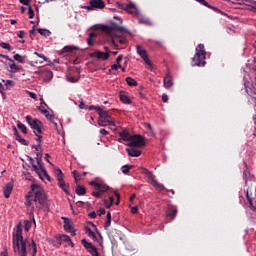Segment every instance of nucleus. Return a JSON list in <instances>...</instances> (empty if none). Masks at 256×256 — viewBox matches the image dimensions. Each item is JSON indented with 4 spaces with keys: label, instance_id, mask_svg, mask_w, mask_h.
<instances>
[{
    "label": "nucleus",
    "instance_id": "f257e3e1",
    "mask_svg": "<svg viewBox=\"0 0 256 256\" xmlns=\"http://www.w3.org/2000/svg\"><path fill=\"white\" fill-rule=\"evenodd\" d=\"M31 187L32 192L26 196V207H28L30 211H33V209H35L33 203H35L37 209H48L49 203L47 202V195L45 194V190H43V188H41L39 185H32Z\"/></svg>",
    "mask_w": 256,
    "mask_h": 256
},
{
    "label": "nucleus",
    "instance_id": "f03ea898",
    "mask_svg": "<svg viewBox=\"0 0 256 256\" xmlns=\"http://www.w3.org/2000/svg\"><path fill=\"white\" fill-rule=\"evenodd\" d=\"M102 30L104 33L109 35L112 39V44L117 49V42L120 43V45H125L127 43V39L121 37V35H118L117 33H127L131 37H133V33L127 28L120 26L117 23H113L111 26H103Z\"/></svg>",
    "mask_w": 256,
    "mask_h": 256
},
{
    "label": "nucleus",
    "instance_id": "7ed1b4c3",
    "mask_svg": "<svg viewBox=\"0 0 256 256\" xmlns=\"http://www.w3.org/2000/svg\"><path fill=\"white\" fill-rule=\"evenodd\" d=\"M13 249L20 256H27V243L23 240V228L17 225L16 232L13 234Z\"/></svg>",
    "mask_w": 256,
    "mask_h": 256
},
{
    "label": "nucleus",
    "instance_id": "20e7f679",
    "mask_svg": "<svg viewBox=\"0 0 256 256\" xmlns=\"http://www.w3.org/2000/svg\"><path fill=\"white\" fill-rule=\"evenodd\" d=\"M207 52L205 51V45L199 44L196 47V54L192 58V67H205V57Z\"/></svg>",
    "mask_w": 256,
    "mask_h": 256
},
{
    "label": "nucleus",
    "instance_id": "39448f33",
    "mask_svg": "<svg viewBox=\"0 0 256 256\" xmlns=\"http://www.w3.org/2000/svg\"><path fill=\"white\" fill-rule=\"evenodd\" d=\"M98 125L99 127H115V118L108 111L100 110Z\"/></svg>",
    "mask_w": 256,
    "mask_h": 256
},
{
    "label": "nucleus",
    "instance_id": "423d86ee",
    "mask_svg": "<svg viewBox=\"0 0 256 256\" xmlns=\"http://www.w3.org/2000/svg\"><path fill=\"white\" fill-rule=\"evenodd\" d=\"M89 185H91V187H94L95 189V191L92 192L91 195L98 199H100V197H103V193H107V191H109V186L104 183L91 181Z\"/></svg>",
    "mask_w": 256,
    "mask_h": 256
},
{
    "label": "nucleus",
    "instance_id": "0eeeda50",
    "mask_svg": "<svg viewBox=\"0 0 256 256\" xmlns=\"http://www.w3.org/2000/svg\"><path fill=\"white\" fill-rule=\"evenodd\" d=\"M26 122L33 129L35 135L43 133V122L37 118H32L31 115L26 116Z\"/></svg>",
    "mask_w": 256,
    "mask_h": 256
},
{
    "label": "nucleus",
    "instance_id": "6e6552de",
    "mask_svg": "<svg viewBox=\"0 0 256 256\" xmlns=\"http://www.w3.org/2000/svg\"><path fill=\"white\" fill-rule=\"evenodd\" d=\"M142 173L144 175H146V177L148 179V183H151L155 187V189H157L158 191H165L166 190V188L163 184L158 183L155 180V175L151 171H149V169L142 168Z\"/></svg>",
    "mask_w": 256,
    "mask_h": 256
},
{
    "label": "nucleus",
    "instance_id": "1a4fd4ad",
    "mask_svg": "<svg viewBox=\"0 0 256 256\" xmlns=\"http://www.w3.org/2000/svg\"><path fill=\"white\" fill-rule=\"evenodd\" d=\"M128 147H145V137L139 134L132 135Z\"/></svg>",
    "mask_w": 256,
    "mask_h": 256
},
{
    "label": "nucleus",
    "instance_id": "9d476101",
    "mask_svg": "<svg viewBox=\"0 0 256 256\" xmlns=\"http://www.w3.org/2000/svg\"><path fill=\"white\" fill-rule=\"evenodd\" d=\"M253 191H254V197H256V187L253 189V187L248 188L247 190H244V193L246 195V199L252 209L256 211V200L253 201Z\"/></svg>",
    "mask_w": 256,
    "mask_h": 256
},
{
    "label": "nucleus",
    "instance_id": "9b49d317",
    "mask_svg": "<svg viewBox=\"0 0 256 256\" xmlns=\"http://www.w3.org/2000/svg\"><path fill=\"white\" fill-rule=\"evenodd\" d=\"M57 179H58V186L60 187V189H62V191H64V193H66V195H69V185L67 183H65V180H63V171H61V169H57Z\"/></svg>",
    "mask_w": 256,
    "mask_h": 256
},
{
    "label": "nucleus",
    "instance_id": "f8f14e48",
    "mask_svg": "<svg viewBox=\"0 0 256 256\" xmlns=\"http://www.w3.org/2000/svg\"><path fill=\"white\" fill-rule=\"evenodd\" d=\"M0 57L9 61L10 73H17L18 71H23V66L15 64V61L9 58L8 55L0 54Z\"/></svg>",
    "mask_w": 256,
    "mask_h": 256
},
{
    "label": "nucleus",
    "instance_id": "ddd939ff",
    "mask_svg": "<svg viewBox=\"0 0 256 256\" xmlns=\"http://www.w3.org/2000/svg\"><path fill=\"white\" fill-rule=\"evenodd\" d=\"M88 11H95V9H105V2L103 0H90L89 6H84Z\"/></svg>",
    "mask_w": 256,
    "mask_h": 256
},
{
    "label": "nucleus",
    "instance_id": "4468645a",
    "mask_svg": "<svg viewBox=\"0 0 256 256\" xmlns=\"http://www.w3.org/2000/svg\"><path fill=\"white\" fill-rule=\"evenodd\" d=\"M107 52H101V51H95L90 53V57H95L96 59H99L100 61H107L109 59V48H105Z\"/></svg>",
    "mask_w": 256,
    "mask_h": 256
},
{
    "label": "nucleus",
    "instance_id": "2eb2a0df",
    "mask_svg": "<svg viewBox=\"0 0 256 256\" xmlns=\"http://www.w3.org/2000/svg\"><path fill=\"white\" fill-rule=\"evenodd\" d=\"M137 53L140 55V57L143 59V61L146 63V65H149L151 67V60L149 59V56L147 55V50H144L142 46H137Z\"/></svg>",
    "mask_w": 256,
    "mask_h": 256
},
{
    "label": "nucleus",
    "instance_id": "dca6fc26",
    "mask_svg": "<svg viewBox=\"0 0 256 256\" xmlns=\"http://www.w3.org/2000/svg\"><path fill=\"white\" fill-rule=\"evenodd\" d=\"M64 219V229L67 231V233H72V236H75V228L73 227V223L71 222V219L69 218H63Z\"/></svg>",
    "mask_w": 256,
    "mask_h": 256
},
{
    "label": "nucleus",
    "instance_id": "f3484780",
    "mask_svg": "<svg viewBox=\"0 0 256 256\" xmlns=\"http://www.w3.org/2000/svg\"><path fill=\"white\" fill-rule=\"evenodd\" d=\"M124 11L130 13V15H137L139 13L137 6H135L133 3L126 4Z\"/></svg>",
    "mask_w": 256,
    "mask_h": 256
},
{
    "label": "nucleus",
    "instance_id": "a211bd4d",
    "mask_svg": "<svg viewBox=\"0 0 256 256\" xmlns=\"http://www.w3.org/2000/svg\"><path fill=\"white\" fill-rule=\"evenodd\" d=\"M40 77H42V79H44V81L49 83V81H51V79H53V71L47 70V69L43 70L40 72Z\"/></svg>",
    "mask_w": 256,
    "mask_h": 256
},
{
    "label": "nucleus",
    "instance_id": "6ab92c4d",
    "mask_svg": "<svg viewBox=\"0 0 256 256\" xmlns=\"http://www.w3.org/2000/svg\"><path fill=\"white\" fill-rule=\"evenodd\" d=\"M177 213H178L177 206L170 205L168 207L167 217H169L170 219L173 220V219H175V217H177Z\"/></svg>",
    "mask_w": 256,
    "mask_h": 256
},
{
    "label": "nucleus",
    "instance_id": "aec40b11",
    "mask_svg": "<svg viewBox=\"0 0 256 256\" xmlns=\"http://www.w3.org/2000/svg\"><path fill=\"white\" fill-rule=\"evenodd\" d=\"M42 115H45L46 119H48V121L52 122L56 129L59 127V125L55 121V115L50 114L49 110H47V111L43 110Z\"/></svg>",
    "mask_w": 256,
    "mask_h": 256
},
{
    "label": "nucleus",
    "instance_id": "412c9836",
    "mask_svg": "<svg viewBox=\"0 0 256 256\" xmlns=\"http://www.w3.org/2000/svg\"><path fill=\"white\" fill-rule=\"evenodd\" d=\"M163 83L166 89H171V87H173V78L171 77V74H166Z\"/></svg>",
    "mask_w": 256,
    "mask_h": 256
},
{
    "label": "nucleus",
    "instance_id": "4be33fe9",
    "mask_svg": "<svg viewBox=\"0 0 256 256\" xmlns=\"http://www.w3.org/2000/svg\"><path fill=\"white\" fill-rule=\"evenodd\" d=\"M13 131L16 141L21 143V145H29V142L27 140L21 138V135H19V131H17V128L15 126L13 127Z\"/></svg>",
    "mask_w": 256,
    "mask_h": 256
},
{
    "label": "nucleus",
    "instance_id": "5701e85b",
    "mask_svg": "<svg viewBox=\"0 0 256 256\" xmlns=\"http://www.w3.org/2000/svg\"><path fill=\"white\" fill-rule=\"evenodd\" d=\"M12 191H13V183L9 182L4 187V197L6 199H9V197H11Z\"/></svg>",
    "mask_w": 256,
    "mask_h": 256
},
{
    "label": "nucleus",
    "instance_id": "b1692460",
    "mask_svg": "<svg viewBox=\"0 0 256 256\" xmlns=\"http://www.w3.org/2000/svg\"><path fill=\"white\" fill-rule=\"evenodd\" d=\"M36 161H37V164H38V167L41 169V172L42 174L44 175V177L48 180V181H51V176H49V174L47 173V170H45L43 168V163L41 162V158H36Z\"/></svg>",
    "mask_w": 256,
    "mask_h": 256
},
{
    "label": "nucleus",
    "instance_id": "393cba45",
    "mask_svg": "<svg viewBox=\"0 0 256 256\" xmlns=\"http://www.w3.org/2000/svg\"><path fill=\"white\" fill-rule=\"evenodd\" d=\"M126 152L130 157H140L141 150L135 149V148H126Z\"/></svg>",
    "mask_w": 256,
    "mask_h": 256
},
{
    "label": "nucleus",
    "instance_id": "a878e982",
    "mask_svg": "<svg viewBox=\"0 0 256 256\" xmlns=\"http://www.w3.org/2000/svg\"><path fill=\"white\" fill-rule=\"evenodd\" d=\"M58 238L60 239V242L63 243V241L65 243H68V245H71V247H75V244H73V241H71V237H69V235H61V236H58Z\"/></svg>",
    "mask_w": 256,
    "mask_h": 256
},
{
    "label": "nucleus",
    "instance_id": "bb28decb",
    "mask_svg": "<svg viewBox=\"0 0 256 256\" xmlns=\"http://www.w3.org/2000/svg\"><path fill=\"white\" fill-rule=\"evenodd\" d=\"M119 137H121L123 141H131V137H133V135L129 134V131L123 130L119 132Z\"/></svg>",
    "mask_w": 256,
    "mask_h": 256
},
{
    "label": "nucleus",
    "instance_id": "cd10ccee",
    "mask_svg": "<svg viewBox=\"0 0 256 256\" xmlns=\"http://www.w3.org/2000/svg\"><path fill=\"white\" fill-rule=\"evenodd\" d=\"M119 97L120 101H122L124 105H131V98H129V96H127L125 93H120Z\"/></svg>",
    "mask_w": 256,
    "mask_h": 256
},
{
    "label": "nucleus",
    "instance_id": "c85d7f7f",
    "mask_svg": "<svg viewBox=\"0 0 256 256\" xmlns=\"http://www.w3.org/2000/svg\"><path fill=\"white\" fill-rule=\"evenodd\" d=\"M28 159H29L30 164L32 165L33 171H35V173H37V175L41 176V169H39V167H37L35 165V160L29 156H28Z\"/></svg>",
    "mask_w": 256,
    "mask_h": 256
},
{
    "label": "nucleus",
    "instance_id": "c756f323",
    "mask_svg": "<svg viewBox=\"0 0 256 256\" xmlns=\"http://www.w3.org/2000/svg\"><path fill=\"white\" fill-rule=\"evenodd\" d=\"M247 3H252V4H247L248 11H251L252 13H256V1L255 0H246Z\"/></svg>",
    "mask_w": 256,
    "mask_h": 256
},
{
    "label": "nucleus",
    "instance_id": "7c9ffc66",
    "mask_svg": "<svg viewBox=\"0 0 256 256\" xmlns=\"http://www.w3.org/2000/svg\"><path fill=\"white\" fill-rule=\"evenodd\" d=\"M47 103H45V100L43 98L40 99V106L37 107V109L40 111V113L43 114V111H48L47 110Z\"/></svg>",
    "mask_w": 256,
    "mask_h": 256
},
{
    "label": "nucleus",
    "instance_id": "2f4dec72",
    "mask_svg": "<svg viewBox=\"0 0 256 256\" xmlns=\"http://www.w3.org/2000/svg\"><path fill=\"white\" fill-rule=\"evenodd\" d=\"M74 51H79V48L75 46H65L62 49L63 53H73Z\"/></svg>",
    "mask_w": 256,
    "mask_h": 256
},
{
    "label": "nucleus",
    "instance_id": "473e14b6",
    "mask_svg": "<svg viewBox=\"0 0 256 256\" xmlns=\"http://www.w3.org/2000/svg\"><path fill=\"white\" fill-rule=\"evenodd\" d=\"M125 81H126L127 85H129V87H137V85H138L136 80L131 77H126Z\"/></svg>",
    "mask_w": 256,
    "mask_h": 256
},
{
    "label": "nucleus",
    "instance_id": "72a5a7b5",
    "mask_svg": "<svg viewBox=\"0 0 256 256\" xmlns=\"http://www.w3.org/2000/svg\"><path fill=\"white\" fill-rule=\"evenodd\" d=\"M95 37H97L96 33L91 32L89 34V37L87 39V43H88L89 47H93V45H94L93 39H95Z\"/></svg>",
    "mask_w": 256,
    "mask_h": 256
},
{
    "label": "nucleus",
    "instance_id": "f704fd0d",
    "mask_svg": "<svg viewBox=\"0 0 256 256\" xmlns=\"http://www.w3.org/2000/svg\"><path fill=\"white\" fill-rule=\"evenodd\" d=\"M37 31L43 37H49L51 35V31H49L48 29L38 28Z\"/></svg>",
    "mask_w": 256,
    "mask_h": 256
},
{
    "label": "nucleus",
    "instance_id": "c9c22d12",
    "mask_svg": "<svg viewBox=\"0 0 256 256\" xmlns=\"http://www.w3.org/2000/svg\"><path fill=\"white\" fill-rule=\"evenodd\" d=\"M109 227H111V212H108V213H107L106 221H105V225H104V228H105L106 230H108Z\"/></svg>",
    "mask_w": 256,
    "mask_h": 256
},
{
    "label": "nucleus",
    "instance_id": "e433bc0d",
    "mask_svg": "<svg viewBox=\"0 0 256 256\" xmlns=\"http://www.w3.org/2000/svg\"><path fill=\"white\" fill-rule=\"evenodd\" d=\"M75 191L78 195H85L87 193V189L81 185L77 186Z\"/></svg>",
    "mask_w": 256,
    "mask_h": 256
},
{
    "label": "nucleus",
    "instance_id": "4c0bfd02",
    "mask_svg": "<svg viewBox=\"0 0 256 256\" xmlns=\"http://www.w3.org/2000/svg\"><path fill=\"white\" fill-rule=\"evenodd\" d=\"M61 239L58 237H55L53 240H52V245L53 247H56V249H59V247H61Z\"/></svg>",
    "mask_w": 256,
    "mask_h": 256
},
{
    "label": "nucleus",
    "instance_id": "58836bf2",
    "mask_svg": "<svg viewBox=\"0 0 256 256\" xmlns=\"http://www.w3.org/2000/svg\"><path fill=\"white\" fill-rule=\"evenodd\" d=\"M86 233L88 237H91V239H93V241H97V236L95 235V232L91 230V228H86Z\"/></svg>",
    "mask_w": 256,
    "mask_h": 256
},
{
    "label": "nucleus",
    "instance_id": "ea45409f",
    "mask_svg": "<svg viewBox=\"0 0 256 256\" xmlns=\"http://www.w3.org/2000/svg\"><path fill=\"white\" fill-rule=\"evenodd\" d=\"M0 47H2V49H6V51H13V46L6 42H1Z\"/></svg>",
    "mask_w": 256,
    "mask_h": 256
},
{
    "label": "nucleus",
    "instance_id": "a19ab883",
    "mask_svg": "<svg viewBox=\"0 0 256 256\" xmlns=\"http://www.w3.org/2000/svg\"><path fill=\"white\" fill-rule=\"evenodd\" d=\"M17 127H18V129H20V131H22L24 133V135H27V127L25 126V124L18 121Z\"/></svg>",
    "mask_w": 256,
    "mask_h": 256
},
{
    "label": "nucleus",
    "instance_id": "79ce46f5",
    "mask_svg": "<svg viewBox=\"0 0 256 256\" xmlns=\"http://www.w3.org/2000/svg\"><path fill=\"white\" fill-rule=\"evenodd\" d=\"M131 169H133V166L124 165L122 166V173L124 175H129V171H131Z\"/></svg>",
    "mask_w": 256,
    "mask_h": 256
},
{
    "label": "nucleus",
    "instance_id": "37998d69",
    "mask_svg": "<svg viewBox=\"0 0 256 256\" xmlns=\"http://www.w3.org/2000/svg\"><path fill=\"white\" fill-rule=\"evenodd\" d=\"M14 59L15 61H18V63H25V57L20 54H15Z\"/></svg>",
    "mask_w": 256,
    "mask_h": 256
},
{
    "label": "nucleus",
    "instance_id": "c03bdc74",
    "mask_svg": "<svg viewBox=\"0 0 256 256\" xmlns=\"http://www.w3.org/2000/svg\"><path fill=\"white\" fill-rule=\"evenodd\" d=\"M88 111H98V115H99V113H101V111H103L102 110V108L101 107H99V106H94V105H91V106H88Z\"/></svg>",
    "mask_w": 256,
    "mask_h": 256
},
{
    "label": "nucleus",
    "instance_id": "a18cd8bd",
    "mask_svg": "<svg viewBox=\"0 0 256 256\" xmlns=\"http://www.w3.org/2000/svg\"><path fill=\"white\" fill-rule=\"evenodd\" d=\"M67 81H69V83H78L79 81V77H75V76H67Z\"/></svg>",
    "mask_w": 256,
    "mask_h": 256
},
{
    "label": "nucleus",
    "instance_id": "49530a36",
    "mask_svg": "<svg viewBox=\"0 0 256 256\" xmlns=\"http://www.w3.org/2000/svg\"><path fill=\"white\" fill-rule=\"evenodd\" d=\"M34 55L37 57H40L41 61L39 63H44V61H47V56H44L43 54H39V52H34Z\"/></svg>",
    "mask_w": 256,
    "mask_h": 256
},
{
    "label": "nucleus",
    "instance_id": "de8ad7c7",
    "mask_svg": "<svg viewBox=\"0 0 256 256\" xmlns=\"http://www.w3.org/2000/svg\"><path fill=\"white\" fill-rule=\"evenodd\" d=\"M139 23H141L143 25H151V21L146 18H139Z\"/></svg>",
    "mask_w": 256,
    "mask_h": 256
},
{
    "label": "nucleus",
    "instance_id": "09e8293b",
    "mask_svg": "<svg viewBox=\"0 0 256 256\" xmlns=\"http://www.w3.org/2000/svg\"><path fill=\"white\" fill-rule=\"evenodd\" d=\"M208 9H212V11H215L216 13H221V15H223V11H221L219 8L212 6L211 4H209Z\"/></svg>",
    "mask_w": 256,
    "mask_h": 256
},
{
    "label": "nucleus",
    "instance_id": "8fccbe9b",
    "mask_svg": "<svg viewBox=\"0 0 256 256\" xmlns=\"http://www.w3.org/2000/svg\"><path fill=\"white\" fill-rule=\"evenodd\" d=\"M32 256H36L37 255V244L35 243V240H32Z\"/></svg>",
    "mask_w": 256,
    "mask_h": 256
},
{
    "label": "nucleus",
    "instance_id": "3c124183",
    "mask_svg": "<svg viewBox=\"0 0 256 256\" xmlns=\"http://www.w3.org/2000/svg\"><path fill=\"white\" fill-rule=\"evenodd\" d=\"M28 15H29V19H33V17H35V11L31 6H29L28 8Z\"/></svg>",
    "mask_w": 256,
    "mask_h": 256
},
{
    "label": "nucleus",
    "instance_id": "603ef678",
    "mask_svg": "<svg viewBox=\"0 0 256 256\" xmlns=\"http://www.w3.org/2000/svg\"><path fill=\"white\" fill-rule=\"evenodd\" d=\"M3 82L5 83V86L6 87H9L10 86H14L15 85V82H13V80H3Z\"/></svg>",
    "mask_w": 256,
    "mask_h": 256
},
{
    "label": "nucleus",
    "instance_id": "864d4df0",
    "mask_svg": "<svg viewBox=\"0 0 256 256\" xmlns=\"http://www.w3.org/2000/svg\"><path fill=\"white\" fill-rule=\"evenodd\" d=\"M197 3H200L201 5H204V7H209V2L205 0H195Z\"/></svg>",
    "mask_w": 256,
    "mask_h": 256
},
{
    "label": "nucleus",
    "instance_id": "5fc2aeb1",
    "mask_svg": "<svg viewBox=\"0 0 256 256\" xmlns=\"http://www.w3.org/2000/svg\"><path fill=\"white\" fill-rule=\"evenodd\" d=\"M36 137H37L36 141L38 143V147H41V140L43 139V136L37 134Z\"/></svg>",
    "mask_w": 256,
    "mask_h": 256
},
{
    "label": "nucleus",
    "instance_id": "6e6d98bb",
    "mask_svg": "<svg viewBox=\"0 0 256 256\" xmlns=\"http://www.w3.org/2000/svg\"><path fill=\"white\" fill-rule=\"evenodd\" d=\"M131 213H133V215L139 213V207L133 206V207L131 208Z\"/></svg>",
    "mask_w": 256,
    "mask_h": 256
},
{
    "label": "nucleus",
    "instance_id": "4d7b16f0",
    "mask_svg": "<svg viewBox=\"0 0 256 256\" xmlns=\"http://www.w3.org/2000/svg\"><path fill=\"white\" fill-rule=\"evenodd\" d=\"M114 195L116 196L117 198V201H116V205H119L120 201H121V196L119 195V193L117 191L114 192Z\"/></svg>",
    "mask_w": 256,
    "mask_h": 256
},
{
    "label": "nucleus",
    "instance_id": "13d9d810",
    "mask_svg": "<svg viewBox=\"0 0 256 256\" xmlns=\"http://www.w3.org/2000/svg\"><path fill=\"white\" fill-rule=\"evenodd\" d=\"M104 205H105V207H107V209H111V207H113V204L110 203V202L107 201V200L104 201Z\"/></svg>",
    "mask_w": 256,
    "mask_h": 256
},
{
    "label": "nucleus",
    "instance_id": "bf43d9fd",
    "mask_svg": "<svg viewBox=\"0 0 256 256\" xmlns=\"http://www.w3.org/2000/svg\"><path fill=\"white\" fill-rule=\"evenodd\" d=\"M116 5H117V7H119V9H124V10H125V6H126L127 4H123V3H121V2H116Z\"/></svg>",
    "mask_w": 256,
    "mask_h": 256
},
{
    "label": "nucleus",
    "instance_id": "052dcab7",
    "mask_svg": "<svg viewBox=\"0 0 256 256\" xmlns=\"http://www.w3.org/2000/svg\"><path fill=\"white\" fill-rule=\"evenodd\" d=\"M162 101H163V103H167L169 101V96H167V94H163Z\"/></svg>",
    "mask_w": 256,
    "mask_h": 256
},
{
    "label": "nucleus",
    "instance_id": "680f3d73",
    "mask_svg": "<svg viewBox=\"0 0 256 256\" xmlns=\"http://www.w3.org/2000/svg\"><path fill=\"white\" fill-rule=\"evenodd\" d=\"M121 68V64H113L111 66V69H113L114 71H117V69Z\"/></svg>",
    "mask_w": 256,
    "mask_h": 256
},
{
    "label": "nucleus",
    "instance_id": "e2e57ef3",
    "mask_svg": "<svg viewBox=\"0 0 256 256\" xmlns=\"http://www.w3.org/2000/svg\"><path fill=\"white\" fill-rule=\"evenodd\" d=\"M17 35L20 39H23V37H25V31L20 30Z\"/></svg>",
    "mask_w": 256,
    "mask_h": 256
},
{
    "label": "nucleus",
    "instance_id": "0e129e2a",
    "mask_svg": "<svg viewBox=\"0 0 256 256\" xmlns=\"http://www.w3.org/2000/svg\"><path fill=\"white\" fill-rule=\"evenodd\" d=\"M79 107L81 109H88V105H86L84 102H80Z\"/></svg>",
    "mask_w": 256,
    "mask_h": 256
},
{
    "label": "nucleus",
    "instance_id": "69168bd1",
    "mask_svg": "<svg viewBox=\"0 0 256 256\" xmlns=\"http://www.w3.org/2000/svg\"><path fill=\"white\" fill-rule=\"evenodd\" d=\"M29 97H31V99H37V94L33 93V92H28Z\"/></svg>",
    "mask_w": 256,
    "mask_h": 256
},
{
    "label": "nucleus",
    "instance_id": "338daca9",
    "mask_svg": "<svg viewBox=\"0 0 256 256\" xmlns=\"http://www.w3.org/2000/svg\"><path fill=\"white\" fill-rule=\"evenodd\" d=\"M35 31H36L35 26H33L32 29L29 31L30 37H33L35 35Z\"/></svg>",
    "mask_w": 256,
    "mask_h": 256
},
{
    "label": "nucleus",
    "instance_id": "774afa93",
    "mask_svg": "<svg viewBox=\"0 0 256 256\" xmlns=\"http://www.w3.org/2000/svg\"><path fill=\"white\" fill-rule=\"evenodd\" d=\"M98 215L101 217V215H105V209L102 208L100 210H98Z\"/></svg>",
    "mask_w": 256,
    "mask_h": 256
}]
</instances>
